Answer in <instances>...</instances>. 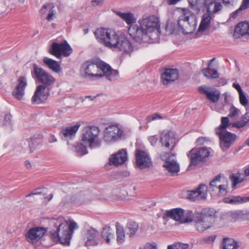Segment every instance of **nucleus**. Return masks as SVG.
Returning a JSON list of instances; mask_svg holds the SVG:
<instances>
[{
    "instance_id": "obj_1",
    "label": "nucleus",
    "mask_w": 249,
    "mask_h": 249,
    "mask_svg": "<svg viewBox=\"0 0 249 249\" xmlns=\"http://www.w3.org/2000/svg\"><path fill=\"white\" fill-rule=\"evenodd\" d=\"M138 24L130 25L128 33L132 39L138 43L153 42L160 35V24L157 17L150 16L139 19Z\"/></svg>"
},
{
    "instance_id": "obj_2",
    "label": "nucleus",
    "mask_w": 249,
    "mask_h": 249,
    "mask_svg": "<svg viewBox=\"0 0 249 249\" xmlns=\"http://www.w3.org/2000/svg\"><path fill=\"white\" fill-rule=\"evenodd\" d=\"M80 73L84 78H100L105 77L109 81L116 80L119 77V72L106 63L96 60H88L81 66Z\"/></svg>"
},
{
    "instance_id": "obj_3",
    "label": "nucleus",
    "mask_w": 249,
    "mask_h": 249,
    "mask_svg": "<svg viewBox=\"0 0 249 249\" xmlns=\"http://www.w3.org/2000/svg\"><path fill=\"white\" fill-rule=\"evenodd\" d=\"M188 12L183 10V14L178 20V29H176L175 24H171L166 26V30H169L171 34L177 35L180 32L184 35L192 34L196 29L197 25L196 18L194 15L189 16Z\"/></svg>"
},
{
    "instance_id": "obj_4",
    "label": "nucleus",
    "mask_w": 249,
    "mask_h": 249,
    "mask_svg": "<svg viewBox=\"0 0 249 249\" xmlns=\"http://www.w3.org/2000/svg\"><path fill=\"white\" fill-rule=\"evenodd\" d=\"M216 211L213 208H205L200 212H195V225L196 231L203 232L212 227L216 218Z\"/></svg>"
},
{
    "instance_id": "obj_5",
    "label": "nucleus",
    "mask_w": 249,
    "mask_h": 249,
    "mask_svg": "<svg viewBox=\"0 0 249 249\" xmlns=\"http://www.w3.org/2000/svg\"><path fill=\"white\" fill-rule=\"evenodd\" d=\"M77 224L74 221L61 223L59 224L55 232H51L52 238L54 240H58L63 245H69L70 241L74 232V230L78 229Z\"/></svg>"
},
{
    "instance_id": "obj_6",
    "label": "nucleus",
    "mask_w": 249,
    "mask_h": 249,
    "mask_svg": "<svg viewBox=\"0 0 249 249\" xmlns=\"http://www.w3.org/2000/svg\"><path fill=\"white\" fill-rule=\"evenodd\" d=\"M31 75L36 83L40 84L39 86H43L48 90L51 89L55 81L51 74L35 63L33 65Z\"/></svg>"
},
{
    "instance_id": "obj_7",
    "label": "nucleus",
    "mask_w": 249,
    "mask_h": 249,
    "mask_svg": "<svg viewBox=\"0 0 249 249\" xmlns=\"http://www.w3.org/2000/svg\"><path fill=\"white\" fill-rule=\"evenodd\" d=\"M100 130L97 126L85 127L82 130V141L88 144L90 149L99 148L101 145V141L99 138Z\"/></svg>"
},
{
    "instance_id": "obj_8",
    "label": "nucleus",
    "mask_w": 249,
    "mask_h": 249,
    "mask_svg": "<svg viewBox=\"0 0 249 249\" xmlns=\"http://www.w3.org/2000/svg\"><path fill=\"white\" fill-rule=\"evenodd\" d=\"M188 2L190 7L196 14H198L200 12L202 8V5L207 6L206 13L212 15L221 10L222 7L220 3L216 1H207L201 4L200 2V0H188Z\"/></svg>"
},
{
    "instance_id": "obj_9",
    "label": "nucleus",
    "mask_w": 249,
    "mask_h": 249,
    "mask_svg": "<svg viewBox=\"0 0 249 249\" xmlns=\"http://www.w3.org/2000/svg\"><path fill=\"white\" fill-rule=\"evenodd\" d=\"M210 153V151L205 147L192 149L187 154L190 160L189 167L203 163L209 156Z\"/></svg>"
},
{
    "instance_id": "obj_10",
    "label": "nucleus",
    "mask_w": 249,
    "mask_h": 249,
    "mask_svg": "<svg viewBox=\"0 0 249 249\" xmlns=\"http://www.w3.org/2000/svg\"><path fill=\"white\" fill-rule=\"evenodd\" d=\"M164 160L163 167L168 171L171 176H177L180 171L179 164L176 160V155L171 153H165L162 158Z\"/></svg>"
},
{
    "instance_id": "obj_11",
    "label": "nucleus",
    "mask_w": 249,
    "mask_h": 249,
    "mask_svg": "<svg viewBox=\"0 0 249 249\" xmlns=\"http://www.w3.org/2000/svg\"><path fill=\"white\" fill-rule=\"evenodd\" d=\"M215 134L220 139V146L223 151L229 149L235 142L237 136L231 132L228 131H222L219 130L215 132Z\"/></svg>"
},
{
    "instance_id": "obj_12",
    "label": "nucleus",
    "mask_w": 249,
    "mask_h": 249,
    "mask_svg": "<svg viewBox=\"0 0 249 249\" xmlns=\"http://www.w3.org/2000/svg\"><path fill=\"white\" fill-rule=\"evenodd\" d=\"M208 187L206 185L201 183L198 186L191 190L186 191V197L191 201L206 199L207 197Z\"/></svg>"
},
{
    "instance_id": "obj_13",
    "label": "nucleus",
    "mask_w": 249,
    "mask_h": 249,
    "mask_svg": "<svg viewBox=\"0 0 249 249\" xmlns=\"http://www.w3.org/2000/svg\"><path fill=\"white\" fill-rule=\"evenodd\" d=\"M136 162L141 169L149 168L152 166V161L149 155L146 152L140 149L135 151Z\"/></svg>"
},
{
    "instance_id": "obj_14",
    "label": "nucleus",
    "mask_w": 249,
    "mask_h": 249,
    "mask_svg": "<svg viewBox=\"0 0 249 249\" xmlns=\"http://www.w3.org/2000/svg\"><path fill=\"white\" fill-rule=\"evenodd\" d=\"M198 91L201 94L205 95L211 103H216L220 99V91L214 87L200 86L198 88Z\"/></svg>"
},
{
    "instance_id": "obj_15",
    "label": "nucleus",
    "mask_w": 249,
    "mask_h": 249,
    "mask_svg": "<svg viewBox=\"0 0 249 249\" xmlns=\"http://www.w3.org/2000/svg\"><path fill=\"white\" fill-rule=\"evenodd\" d=\"M47 229L40 227L32 228L25 234V237L28 242L35 243L45 234Z\"/></svg>"
},
{
    "instance_id": "obj_16",
    "label": "nucleus",
    "mask_w": 249,
    "mask_h": 249,
    "mask_svg": "<svg viewBox=\"0 0 249 249\" xmlns=\"http://www.w3.org/2000/svg\"><path fill=\"white\" fill-rule=\"evenodd\" d=\"M80 126V124H77L73 126L63 128L59 133V136L62 140L67 142L68 144H70L71 141L75 138Z\"/></svg>"
},
{
    "instance_id": "obj_17",
    "label": "nucleus",
    "mask_w": 249,
    "mask_h": 249,
    "mask_svg": "<svg viewBox=\"0 0 249 249\" xmlns=\"http://www.w3.org/2000/svg\"><path fill=\"white\" fill-rule=\"evenodd\" d=\"M44 88L43 86H38L32 98V102L33 104H40L44 103L50 95L49 90Z\"/></svg>"
},
{
    "instance_id": "obj_18",
    "label": "nucleus",
    "mask_w": 249,
    "mask_h": 249,
    "mask_svg": "<svg viewBox=\"0 0 249 249\" xmlns=\"http://www.w3.org/2000/svg\"><path fill=\"white\" fill-rule=\"evenodd\" d=\"M160 140L162 146L167 148H169L171 146V151H172L176 146V139L173 131H163L161 134Z\"/></svg>"
},
{
    "instance_id": "obj_19",
    "label": "nucleus",
    "mask_w": 249,
    "mask_h": 249,
    "mask_svg": "<svg viewBox=\"0 0 249 249\" xmlns=\"http://www.w3.org/2000/svg\"><path fill=\"white\" fill-rule=\"evenodd\" d=\"M178 78L179 71L177 69H166L161 75V79L163 85H168L178 80Z\"/></svg>"
},
{
    "instance_id": "obj_20",
    "label": "nucleus",
    "mask_w": 249,
    "mask_h": 249,
    "mask_svg": "<svg viewBox=\"0 0 249 249\" xmlns=\"http://www.w3.org/2000/svg\"><path fill=\"white\" fill-rule=\"evenodd\" d=\"M18 83L12 94L16 99L21 100L25 94V89L27 86L26 77L20 76L18 80Z\"/></svg>"
},
{
    "instance_id": "obj_21",
    "label": "nucleus",
    "mask_w": 249,
    "mask_h": 249,
    "mask_svg": "<svg viewBox=\"0 0 249 249\" xmlns=\"http://www.w3.org/2000/svg\"><path fill=\"white\" fill-rule=\"evenodd\" d=\"M127 160V152L122 149L116 154H112L109 158V163L118 166L124 163Z\"/></svg>"
},
{
    "instance_id": "obj_22",
    "label": "nucleus",
    "mask_w": 249,
    "mask_h": 249,
    "mask_svg": "<svg viewBox=\"0 0 249 249\" xmlns=\"http://www.w3.org/2000/svg\"><path fill=\"white\" fill-rule=\"evenodd\" d=\"M121 130L114 125H109L106 128L104 132V139L105 142H109L115 141L119 135Z\"/></svg>"
},
{
    "instance_id": "obj_23",
    "label": "nucleus",
    "mask_w": 249,
    "mask_h": 249,
    "mask_svg": "<svg viewBox=\"0 0 249 249\" xmlns=\"http://www.w3.org/2000/svg\"><path fill=\"white\" fill-rule=\"evenodd\" d=\"M245 35L249 36V23L240 22L236 25L233 36L235 38H238Z\"/></svg>"
},
{
    "instance_id": "obj_24",
    "label": "nucleus",
    "mask_w": 249,
    "mask_h": 249,
    "mask_svg": "<svg viewBox=\"0 0 249 249\" xmlns=\"http://www.w3.org/2000/svg\"><path fill=\"white\" fill-rule=\"evenodd\" d=\"M98 235L99 232L95 229L90 228L88 230L85 234L87 238L85 245L87 247L97 246L99 243L96 238Z\"/></svg>"
},
{
    "instance_id": "obj_25",
    "label": "nucleus",
    "mask_w": 249,
    "mask_h": 249,
    "mask_svg": "<svg viewBox=\"0 0 249 249\" xmlns=\"http://www.w3.org/2000/svg\"><path fill=\"white\" fill-rule=\"evenodd\" d=\"M184 214V210L181 208H175L167 210L162 216L163 219L170 217L176 221L181 220Z\"/></svg>"
},
{
    "instance_id": "obj_26",
    "label": "nucleus",
    "mask_w": 249,
    "mask_h": 249,
    "mask_svg": "<svg viewBox=\"0 0 249 249\" xmlns=\"http://www.w3.org/2000/svg\"><path fill=\"white\" fill-rule=\"evenodd\" d=\"M104 45L109 48H116L119 43V36L113 31L110 30Z\"/></svg>"
},
{
    "instance_id": "obj_27",
    "label": "nucleus",
    "mask_w": 249,
    "mask_h": 249,
    "mask_svg": "<svg viewBox=\"0 0 249 249\" xmlns=\"http://www.w3.org/2000/svg\"><path fill=\"white\" fill-rule=\"evenodd\" d=\"M223 201L225 203L237 205L246 203L249 201V196H248L242 197L238 196H231L223 198Z\"/></svg>"
},
{
    "instance_id": "obj_28",
    "label": "nucleus",
    "mask_w": 249,
    "mask_h": 249,
    "mask_svg": "<svg viewBox=\"0 0 249 249\" xmlns=\"http://www.w3.org/2000/svg\"><path fill=\"white\" fill-rule=\"evenodd\" d=\"M215 60V58L212 59L209 62L207 68L202 70L203 74L208 79H215L219 77L217 71L215 69H212V63Z\"/></svg>"
},
{
    "instance_id": "obj_29",
    "label": "nucleus",
    "mask_w": 249,
    "mask_h": 249,
    "mask_svg": "<svg viewBox=\"0 0 249 249\" xmlns=\"http://www.w3.org/2000/svg\"><path fill=\"white\" fill-rule=\"evenodd\" d=\"M110 30L105 28H98L95 30L94 34L96 39L100 43L105 44L106 39H107V37L108 36Z\"/></svg>"
},
{
    "instance_id": "obj_30",
    "label": "nucleus",
    "mask_w": 249,
    "mask_h": 249,
    "mask_svg": "<svg viewBox=\"0 0 249 249\" xmlns=\"http://www.w3.org/2000/svg\"><path fill=\"white\" fill-rule=\"evenodd\" d=\"M117 48L124 53H130L133 50V47L129 40L124 37L119 38V43Z\"/></svg>"
},
{
    "instance_id": "obj_31",
    "label": "nucleus",
    "mask_w": 249,
    "mask_h": 249,
    "mask_svg": "<svg viewBox=\"0 0 249 249\" xmlns=\"http://www.w3.org/2000/svg\"><path fill=\"white\" fill-rule=\"evenodd\" d=\"M211 15L212 14L206 13L202 16L198 32H204L208 28L212 19Z\"/></svg>"
},
{
    "instance_id": "obj_32",
    "label": "nucleus",
    "mask_w": 249,
    "mask_h": 249,
    "mask_svg": "<svg viewBox=\"0 0 249 249\" xmlns=\"http://www.w3.org/2000/svg\"><path fill=\"white\" fill-rule=\"evenodd\" d=\"M222 249H237L239 247L238 242L233 238L225 237L221 244Z\"/></svg>"
},
{
    "instance_id": "obj_33",
    "label": "nucleus",
    "mask_w": 249,
    "mask_h": 249,
    "mask_svg": "<svg viewBox=\"0 0 249 249\" xmlns=\"http://www.w3.org/2000/svg\"><path fill=\"white\" fill-rule=\"evenodd\" d=\"M54 8V4L53 3H50L44 4L41 9V12L42 14H45L46 10H49V13L46 17V19L48 21H51L53 19V17L56 13Z\"/></svg>"
},
{
    "instance_id": "obj_34",
    "label": "nucleus",
    "mask_w": 249,
    "mask_h": 249,
    "mask_svg": "<svg viewBox=\"0 0 249 249\" xmlns=\"http://www.w3.org/2000/svg\"><path fill=\"white\" fill-rule=\"evenodd\" d=\"M43 61L44 63L53 71L58 72L60 71V65L56 61L47 57H44Z\"/></svg>"
},
{
    "instance_id": "obj_35",
    "label": "nucleus",
    "mask_w": 249,
    "mask_h": 249,
    "mask_svg": "<svg viewBox=\"0 0 249 249\" xmlns=\"http://www.w3.org/2000/svg\"><path fill=\"white\" fill-rule=\"evenodd\" d=\"M120 18L124 20L125 22L129 26L136 22V18L134 17V15L131 13H122L118 12L117 13Z\"/></svg>"
},
{
    "instance_id": "obj_36",
    "label": "nucleus",
    "mask_w": 249,
    "mask_h": 249,
    "mask_svg": "<svg viewBox=\"0 0 249 249\" xmlns=\"http://www.w3.org/2000/svg\"><path fill=\"white\" fill-rule=\"evenodd\" d=\"M138 224L135 221L130 220L129 221L126 227V231L127 234L130 237L133 236L138 230Z\"/></svg>"
},
{
    "instance_id": "obj_37",
    "label": "nucleus",
    "mask_w": 249,
    "mask_h": 249,
    "mask_svg": "<svg viewBox=\"0 0 249 249\" xmlns=\"http://www.w3.org/2000/svg\"><path fill=\"white\" fill-rule=\"evenodd\" d=\"M59 44L60 53H61V55H62L64 56L68 57L72 53V49L67 41L65 40Z\"/></svg>"
},
{
    "instance_id": "obj_38",
    "label": "nucleus",
    "mask_w": 249,
    "mask_h": 249,
    "mask_svg": "<svg viewBox=\"0 0 249 249\" xmlns=\"http://www.w3.org/2000/svg\"><path fill=\"white\" fill-rule=\"evenodd\" d=\"M102 236L107 244H110V240L114 238V235L111 232V229L109 227H106L103 228L102 232Z\"/></svg>"
},
{
    "instance_id": "obj_39",
    "label": "nucleus",
    "mask_w": 249,
    "mask_h": 249,
    "mask_svg": "<svg viewBox=\"0 0 249 249\" xmlns=\"http://www.w3.org/2000/svg\"><path fill=\"white\" fill-rule=\"evenodd\" d=\"M49 53L57 58H60L61 54L60 53L59 44L57 42L53 43L51 46Z\"/></svg>"
},
{
    "instance_id": "obj_40",
    "label": "nucleus",
    "mask_w": 249,
    "mask_h": 249,
    "mask_svg": "<svg viewBox=\"0 0 249 249\" xmlns=\"http://www.w3.org/2000/svg\"><path fill=\"white\" fill-rule=\"evenodd\" d=\"M241 174L237 172L236 174H231L229 177V179L232 183V188H234L236 186L240 183H242L244 180L243 178H240Z\"/></svg>"
},
{
    "instance_id": "obj_41",
    "label": "nucleus",
    "mask_w": 249,
    "mask_h": 249,
    "mask_svg": "<svg viewBox=\"0 0 249 249\" xmlns=\"http://www.w3.org/2000/svg\"><path fill=\"white\" fill-rule=\"evenodd\" d=\"M249 7V0H242V4L240 7L231 14V17L233 18H236L240 12L246 10Z\"/></svg>"
},
{
    "instance_id": "obj_42",
    "label": "nucleus",
    "mask_w": 249,
    "mask_h": 249,
    "mask_svg": "<svg viewBox=\"0 0 249 249\" xmlns=\"http://www.w3.org/2000/svg\"><path fill=\"white\" fill-rule=\"evenodd\" d=\"M230 120L228 117H222L221 119V124L215 128V132L218 130L222 131H226V128L230 125Z\"/></svg>"
},
{
    "instance_id": "obj_43",
    "label": "nucleus",
    "mask_w": 249,
    "mask_h": 249,
    "mask_svg": "<svg viewBox=\"0 0 249 249\" xmlns=\"http://www.w3.org/2000/svg\"><path fill=\"white\" fill-rule=\"evenodd\" d=\"M117 241L119 243H122L125 238V233L124 228L122 226H119L118 223L116 225Z\"/></svg>"
},
{
    "instance_id": "obj_44",
    "label": "nucleus",
    "mask_w": 249,
    "mask_h": 249,
    "mask_svg": "<svg viewBox=\"0 0 249 249\" xmlns=\"http://www.w3.org/2000/svg\"><path fill=\"white\" fill-rule=\"evenodd\" d=\"M41 141L39 137H32L31 138L30 140L28 141L29 147L30 152H33L35 149L36 147L40 143Z\"/></svg>"
},
{
    "instance_id": "obj_45",
    "label": "nucleus",
    "mask_w": 249,
    "mask_h": 249,
    "mask_svg": "<svg viewBox=\"0 0 249 249\" xmlns=\"http://www.w3.org/2000/svg\"><path fill=\"white\" fill-rule=\"evenodd\" d=\"M221 178V174H219L216 176L212 181L210 182L209 187L210 189L212 190V191H214L215 188L218 187L217 184V183H219L220 182Z\"/></svg>"
},
{
    "instance_id": "obj_46",
    "label": "nucleus",
    "mask_w": 249,
    "mask_h": 249,
    "mask_svg": "<svg viewBox=\"0 0 249 249\" xmlns=\"http://www.w3.org/2000/svg\"><path fill=\"white\" fill-rule=\"evenodd\" d=\"M225 184L219 185L217 187L219 189V194L220 195L225 196L228 192V181L227 178H225Z\"/></svg>"
},
{
    "instance_id": "obj_47",
    "label": "nucleus",
    "mask_w": 249,
    "mask_h": 249,
    "mask_svg": "<svg viewBox=\"0 0 249 249\" xmlns=\"http://www.w3.org/2000/svg\"><path fill=\"white\" fill-rule=\"evenodd\" d=\"M195 213H193L192 211H187L185 214V218L182 221V223H187L191 222L193 220L195 221Z\"/></svg>"
},
{
    "instance_id": "obj_48",
    "label": "nucleus",
    "mask_w": 249,
    "mask_h": 249,
    "mask_svg": "<svg viewBox=\"0 0 249 249\" xmlns=\"http://www.w3.org/2000/svg\"><path fill=\"white\" fill-rule=\"evenodd\" d=\"M75 151L80 156H83L88 153L87 147L83 143H81L75 147Z\"/></svg>"
},
{
    "instance_id": "obj_49",
    "label": "nucleus",
    "mask_w": 249,
    "mask_h": 249,
    "mask_svg": "<svg viewBox=\"0 0 249 249\" xmlns=\"http://www.w3.org/2000/svg\"><path fill=\"white\" fill-rule=\"evenodd\" d=\"M189 247L188 244H183L180 242L176 243L173 245H169L167 249H187Z\"/></svg>"
},
{
    "instance_id": "obj_50",
    "label": "nucleus",
    "mask_w": 249,
    "mask_h": 249,
    "mask_svg": "<svg viewBox=\"0 0 249 249\" xmlns=\"http://www.w3.org/2000/svg\"><path fill=\"white\" fill-rule=\"evenodd\" d=\"M229 111L230 112L228 115V117H233L236 116L238 114L239 110L236 108L233 105H232Z\"/></svg>"
},
{
    "instance_id": "obj_51",
    "label": "nucleus",
    "mask_w": 249,
    "mask_h": 249,
    "mask_svg": "<svg viewBox=\"0 0 249 249\" xmlns=\"http://www.w3.org/2000/svg\"><path fill=\"white\" fill-rule=\"evenodd\" d=\"M239 101L240 104L243 106H246L248 104V100L246 98L245 94L244 92L239 94Z\"/></svg>"
},
{
    "instance_id": "obj_52",
    "label": "nucleus",
    "mask_w": 249,
    "mask_h": 249,
    "mask_svg": "<svg viewBox=\"0 0 249 249\" xmlns=\"http://www.w3.org/2000/svg\"><path fill=\"white\" fill-rule=\"evenodd\" d=\"M163 117L158 113L154 114L151 116H149L146 118V120L148 123L151 122L152 121L157 119H162Z\"/></svg>"
},
{
    "instance_id": "obj_53",
    "label": "nucleus",
    "mask_w": 249,
    "mask_h": 249,
    "mask_svg": "<svg viewBox=\"0 0 249 249\" xmlns=\"http://www.w3.org/2000/svg\"><path fill=\"white\" fill-rule=\"evenodd\" d=\"M247 124V122L244 121V120H241L240 121H237L235 123L232 124V126L234 127H236L238 128H242L245 126Z\"/></svg>"
},
{
    "instance_id": "obj_54",
    "label": "nucleus",
    "mask_w": 249,
    "mask_h": 249,
    "mask_svg": "<svg viewBox=\"0 0 249 249\" xmlns=\"http://www.w3.org/2000/svg\"><path fill=\"white\" fill-rule=\"evenodd\" d=\"M158 138L157 135L151 136L149 137L148 140L152 145H155L158 141Z\"/></svg>"
},
{
    "instance_id": "obj_55",
    "label": "nucleus",
    "mask_w": 249,
    "mask_h": 249,
    "mask_svg": "<svg viewBox=\"0 0 249 249\" xmlns=\"http://www.w3.org/2000/svg\"><path fill=\"white\" fill-rule=\"evenodd\" d=\"M12 118V116L11 115L9 114H6L4 116V119L3 120V124L5 125H8L10 124L11 122V119Z\"/></svg>"
},
{
    "instance_id": "obj_56",
    "label": "nucleus",
    "mask_w": 249,
    "mask_h": 249,
    "mask_svg": "<svg viewBox=\"0 0 249 249\" xmlns=\"http://www.w3.org/2000/svg\"><path fill=\"white\" fill-rule=\"evenodd\" d=\"M40 188H37V189L35 190L32 192L27 194L26 196V197H29V196H32L33 195L40 194L41 193V192H40Z\"/></svg>"
},
{
    "instance_id": "obj_57",
    "label": "nucleus",
    "mask_w": 249,
    "mask_h": 249,
    "mask_svg": "<svg viewBox=\"0 0 249 249\" xmlns=\"http://www.w3.org/2000/svg\"><path fill=\"white\" fill-rule=\"evenodd\" d=\"M232 87L238 91L239 94L243 92L240 85L238 83H233Z\"/></svg>"
},
{
    "instance_id": "obj_58",
    "label": "nucleus",
    "mask_w": 249,
    "mask_h": 249,
    "mask_svg": "<svg viewBox=\"0 0 249 249\" xmlns=\"http://www.w3.org/2000/svg\"><path fill=\"white\" fill-rule=\"evenodd\" d=\"M105 0H92V4L93 6L102 5Z\"/></svg>"
},
{
    "instance_id": "obj_59",
    "label": "nucleus",
    "mask_w": 249,
    "mask_h": 249,
    "mask_svg": "<svg viewBox=\"0 0 249 249\" xmlns=\"http://www.w3.org/2000/svg\"><path fill=\"white\" fill-rule=\"evenodd\" d=\"M139 249H157L156 246L154 244H147L144 248H140Z\"/></svg>"
},
{
    "instance_id": "obj_60",
    "label": "nucleus",
    "mask_w": 249,
    "mask_h": 249,
    "mask_svg": "<svg viewBox=\"0 0 249 249\" xmlns=\"http://www.w3.org/2000/svg\"><path fill=\"white\" fill-rule=\"evenodd\" d=\"M242 120L247 122V124L249 122V111H247L241 118Z\"/></svg>"
},
{
    "instance_id": "obj_61",
    "label": "nucleus",
    "mask_w": 249,
    "mask_h": 249,
    "mask_svg": "<svg viewBox=\"0 0 249 249\" xmlns=\"http://www.w3.org/2000/svg\"><path fill=\"white\" fill-rule=\"evenodd\" d=\"M166 1V3L169 5H174L176 4L180 0H164Z\"/></svg>"
},
{
    "instance_id": "obj_62",
    "label": "nucleus",
    "mask_w": 249,
    "mask_h": 249,
    "mask_svg": "<svg viewBox=\"0 0 249 249\" xmlns=\"http://www.w3.org/2000/svg\"><path fill=\"white\" fill-rule=\"evenodd\" d=\"M49 141L50 142H56L57 141V139L54 135H52L50 136Z\"/></svg>"
},
{
    "instance_id": "obj_63",
    "label": "nucleus",
    "mask_w": 249,
    "mask_h": 249,
    "mask_svg": "<svg viewBox=\"0 0 249 249\" xmlns=\"http://www.w3.org/2000/svg\"><path fill=\"white\" fill-rule=\"evenodd\" d=\"M215 239V235H211L210 236H208L206 239V241L208 242H213Z\"/></svg>"
},
{
    "instance_id": "obj_64",
    "label": "nucleus",
    "mask_w": 249,
    "mask_h": 249,
    "mask_svg": "<svg viewBox=\"0 0 249 249\" xmlns=\"http://www.w3.org/2000/svg\"><path fill=\"white\" fill-rule=\"evenodd\" d=\"M76 196H74L72 197V198H71H71H70L68 200V202L71 204L72 202L74 203H80V202L79 201H76L75 199H75L76 198Z\"/></svg>"
}]
</instances>
